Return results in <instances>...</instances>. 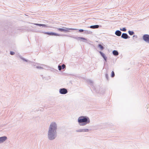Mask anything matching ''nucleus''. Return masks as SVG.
<instances>
[{
  "instance_id": "nucleus-1",
  "label": "nucleus",
  "mask_w": 149,
  "mask_h": 149,
  "mask_svg": "<svg viewBox=\"0 0 149 149\" xmlns=\"http://www.w3.org/2000/svg\"><path fill=\"white\" fill-rule=\"evenodd\" d=\"M78 121L80 125L84 126L89 123L90 122V120L88 117L81 116L78 118Z\"/></svg>"
},
{
  "instance_id": "nucleus-2",
  "label": "nucleus",
  "mask_w": 149,
  "mask_h": 149,
  "mask_svg": "<svg viewBox=\"0 0 149 149\" xmlns=\"http://www.w3.org/2000/svg\"><path fill=\"white\" fill-rule=\"evenodd\" d=\"M57 136L56 131H48V138L50 140L55 139Z\"/></svg>"
},
{
  "instance_id": "nucleus-3",
  "label": "nucleus",
  "mask_w": 149,
  "mask_h": 149,
  "mask_svg": "<svg viewBox=\"0 0 149 149\" xmlns=\"http://www.w3.org/2000/svg\"><path fill=\"white\" fill-rule=\"evenodd\" d=\"M56 125L55 123H52L50 126V129L51 130H54L56 129Z\"/></svg>"
},
{
  "instance_id": "nucleus-4",
  "label": "nucleus",
  "mask_w": 149,
  "mask_h": 149,
  "mask_svg": "<svg viewBox=\"0 0 149 149\" xmlns=\"http://www.w3.org/2000/svg\"><path fill=\"white\" fill-rule=\"evenodd\" d=\"M143 40L149 43V35L145 34L143 37Z\"/></svg>"
},
{
  "instance_id": "nucleus-5",
  "label": "nucleus",
  "mask_w": 149,
  "mask_h": 149,
  "mask_svg": "<svg viewBox=\"0 0 149 149\" xmlns=\"http://www.w3.org/2000/svg\"><path fill=\"white\" fill-rule=\"evenodd\" d=\"M7 137L6 136L0 137V143L4 142L7 140Z\"/></svg>"
},
{
  "instance_id": "nucleus-6",
  "label": "nucleus",
  "mask_w": 149,
  "mask_h": 149,
  "mask_svg": "<svg viewBox=\"0 0 149 149\" xmlns=\"http://www.w3.org/2000/svg\"><path fill=\"white\" fill-rule=\"evenodd\" d=\"M58 30L61 31L68 32L70 30H74V29H72L66 28L65 29H63L59 28L58 29Z\"/></svg>"
},
{
  "instance_id": "nucleus-7",
  "label": "nucleus",
  "mask_w": 149,
  "mask_h": 149,
  "mask_svg": "<svg viewBox=\"0 0 149 149\" xmlns=\"http://www.w3.org/2000/svg\"><path fill=\"white\" fill-rule=\"evenodd\" d=\"M59 92L61 94H65L67 93L68 91L66 89L63 88L60 89Z\"/></svg>"
},
{
  "instance_id": "nucleus-8",
  "label": "nucleus",
  "mask_w": 149,
  "mask_h": 149,
  "mask_svg": "<svg viewBox=\"0 0 149 149\" xmlns=\"http://www.w3.org/2000/svg\"><path fill=\"white\" fill-rule=\"evenodd\" d=\"M45 34H47L50 36H60V35L57 34L56 33H48V32H43V33Z\"/></svg>"
},
{
  "instance_id": "nucleus-9",
  "label": "nucleus",
  "mask_w": 149,
  "mask_h": 149,
  "mask_svg": "<svg viewBox=\"0 0 149 149\" xmlns=\"http://www.w3.org/2000/svg\"><path fill=\"white\" fill-rule=\"evenodd\" d=\"M121 37L123 38L126 39L128 38V36L126 33H123L121 36Z\"/></svg>"
},
{
  "instance_id": "nucleus-10",
  "label": "nucleus",
  "mask_w": 149,
  "mask_h": 149,
  "mask_svg": "<svg viewBox=\"0 0 149 149\" xmlns=\"http://www.w3.org/2000/svg\"><path fill=\"white\" fill-rule=\"evenodd\" d=\"M115 33L117 36H120L121 35V32L120 31L118 30L116 31Z\"/></svg>"
},
{
  "instance_id": "nucleus-11",
  "label": "nucleus",
  "mask_w": 149,
  "mask_h": 149,
  "mask_svg": "<svg viewBox=\"0 0 149 149\" xmlns=\"http://www.w3.org/2000/svg\"><path fill=\"white\" fill-rule=\"evenodd\" d=\"M99 27V25H95L93 26H90V28L92 29H97Z\"/></svg>"
},
{
  "instance_id": "nucleus-12",
  "label": "nucleus",
  "mask_w": 149,
  "mask_h": 149,
  "mask_svg": "<svg viewBox=\"0 0 149 149\" xmlns=\"http://www.w3.org/2000/svg\"><path fill=\"white\" fill-rule=\"evenodd\" d=\"M113 54L114 55H117L118 54V52L116 50H114L113 52Z\"/></svg>"
},
{
  "instance_id": "nucleus-13",
  "label": "nucleus",
  "mask_w": 149,
  "mask_h": 149,
  "mask_svg": "<svg viewBox=\"0 0 149 149\" xmlns=\"http://www.w3.org/2000/svg\"><path fill=\"white\" fill-rule=\"evenodd\" d=\"M100 54L101 55H102V56L103 57V58H104V59L105 60H106V58L105 57V55L102 52H100Z\"/></svg>"
},
{
  "instance_id": "nucleus-14",
  "label": "nucleus",
  "mask_w": 149,
  "mask_h": 149,
  "mask_svg": "<svg viewBox=\"0 0 149 149\" xmlns=\"http://www.w3.org/2000/svg\"><path fill=\"white\" fill-rule=\"evenodd\" d=\"M128 33L130 35H132L134 34V32L133 31H129Z\"/></svg>"
},
{
  "instance_id": "nucleus-15",
  "label": "nucleus",
  "mask_w": 149,
  "mask_h": 149,
  "mask_svg": "<svg viewBox=\"0 0 149 149\" xmlns=\"http://www.w3.org/2000/svg\"><path fill=\"white\" fill-rule=\"evenodd\" d=\"M98 47L102 49H103V47L101 45H99Z\"/></svg>"
},
{
  "instance_id": "nucleus-16",
  "label": "nucleus",
  "mask_w": 149,
  "mask_h": 149,
  "mask_svg": "<svg viewBox=\"0 0 149 149\" xmlns=\"http://www.w3.org/2000/svg\"><path fill=\"white\" fill-rule=\"evenodd\" d=\"M114 75H115V74H114V72L113 71H112L111 72V77H113L114 76Z\"/></svg>"
},
{
  "instance_id": "nucleus-17",
  "label": "nucleus",
  "mask_w": 149,
  "mask_h": 149,
  "mask_svg": "<svg viewBox=\"0 0 149 149\" xmlns=\"http://www.w3.org/2000/svg\"><path fill=\"white\" fill-rule=\"evenodd\" d=\"M120 30L122 31H126V29L125 28H123L122 29H120Z\"/></svg>"
},
{
  "instance_id": "nucleus-18",
  "label": "nucleus",
  "mask_w": 149,
  "mask_h": 149,
  "mask_svg": "<svg viewBox=\"0 0 149 149\" xmlns=\"http://www.w3.org/2000/svg\"><path fill=\"white\" fill-rule=\"evenodd\" d=\"M35 24L36 25L39 26H42V24Z\"/></svg>"
},
{
  "instance_id": "nucleus-19",
  "label": "nucleus",
  "mask_w": 149,
  "mask_h": 149,
  "mask_svg": "<svg viewBox=\"0 0 149 149\" xmlns=\"http://www.w3.org/2000/svg\"><path fill=\"white\" fill-rule=\"evenodd\" d=\"M10 54L11 55H13L15 54V53L11 51L10 52Z\"/></svg>"
},
{
  "instance_id": "nucleus-20",
  "label": "nucleus",
  "mask_w": 149,
  "mask_h": 149,
  "mask_svg": "<svg viewBox=\"0 0 149 149\" xmlns=\"http://www.w3.org/2000/svg\"><path fill=\"white\" fill-rule=\"evenodd\" d=\"M62 68L63 69H64V68H65V65L64 64H63L62 66Z\"/></svg>"
},
{
  "instance_id": "nucleus-21",
  "label": "nucleus",
  "mask_w": 149,
  "mask_h": 149,
  "mask_svg": "<svg viewBox=\"0 0 149 149\" xmlns=\"http://www.w3.org/2000/svg\"><path fill=\"white\" fill-rule=\"evenodd\" d=\"M58 68L59 70H61V67L60 65H59L58 66Z\"/></svg>"
},
{
  "instance_id": "nucleus-22",
  "label": "nucleus",
  "mask_w": 149,
  "mask_h": 149,
  "mask_svg": "<svg viewBox=\"0 0 149 149\" xmlns=\"http://www.w3.org/2000/svg\"><path fill=\"white\" fill-rule=\"evenodd\" d=\"M79 31L80 32H83L84 31V30L83 29H81L79 30Z\"/></svg>"
},
{
  "instance_id": "nucleus-23",
  "label": "nucleus",
  "mask_w": 149,
  "mask_h": 149,
  "mask_svg": "<svg viewBox=\"0 0 149 149\" xmlns=\"http://www.w3.org/2000/svg\"><path fill=\"white\" fill-rule=\"evenodd\" d=\"M42 26H44L45 27H47V26L46 25L43 24H42Z\"/></svg>"
},
{
  "instance_id": "nucleus-24",
  "label": "nucleus",
  "mask_w": 149,
  "mask_h": 149,
  "mask_svg": "<svg viewBox=\"0 0 149 149\" xmlns=\"http://www.w3.org/2000/svg\"><path fill=\"white\" fill-rule=\"evenodd\" d=\"M77 132H83V131H76ZM84 132H88V131H84Z\"/></svg>"
}]
</instances>
